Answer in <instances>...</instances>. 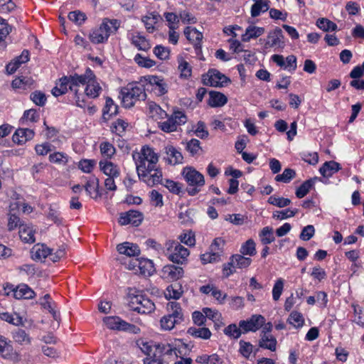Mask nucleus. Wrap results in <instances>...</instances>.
<instances>
[{
  "label": "nucleus",
  "mask_w": 364,
  "mask_h": 364,
  "mask_svg": "<svg viewBox=\"0 0 364 364\" xmlns=\"http://www.w3.org/2000/svg\"><path fill=\"white\" fill-rule=\"evenodd\" d=\"M135 161L136 171L139 178H146L148 173L155 169L159 158L152 149L144 146L137 154V157L133 155Z\"/></svg>",
  "instance_id": "obj_1"
},
{
  "label": "nucleus",
  "mask_w": 364,
  "mask_h": 364,
  "mask_svg": "<svg viewBox=\"0 0 364 364\" xmlns=\"http://www.w3.org/2000/svg\"><path fill=\"white\" fill-rule=\"evenodd\" d=\"M122 103L125 107H132L138 100H144L146 97L144 85L139 82L129 83L120 92Z\"/></svg>",
  "instance_id": "obj_2"
},
{
  "label": "nucleus",
  "mask_w": 364,
  "mask_h": 364,
  "mask_svg": "<svg viewBox=\"0 0 364 364\" xmlns=\"http://www.w3.org/2000/svg\"><path fill=\"white\" fill-rule=\"evenodd\" d=\"M176 344L168 343H160L155 345V350L151 358H146L144 359V364H163L162 356L174 355L178 357V353L181 351L176 347Z\"/></svg>",
  "instance_id": "obj_3"
},
{
  "label": "nucleus",
  "mask_w": 364,
  "mask_h": 364,
  "mask_svg": "<svg viewBox=\"0 0 364 364\" xmlns=\"http://www.w3.org/2000/svg\"><path fill=\"white\" fill-rule=\"evenodd\" d=\"M129 308L139 314H150L155 309L154 303L142 294H128Z\"/></svg>",
  "instance_id": "obj_4"
},
{
  "label": "nucleus",
  "mask_w": 364,
  "mask_h": 364,
  "mask_svg": "<svg viewBox=\"0 0 364 364\" xmlns=\"http://www.w3.org/2000/svg\"><path fill=\"white\" fill-rule=\"evenodd\" d=\"M165 249L166 255L173 263L183 264L190 254L189 250L177 241L166 242Z\"/></svg>",
  "instance_id": "obj_5"
},
{
  "label": "nucleus",
  "mask_w": 364,
  "mask_h": 364,
  "mask_svg": "<svg viewBox=\"0 0 364 364\" xmlns=\"http://www.w3.org/2000/svg\"><path fill=\"white\" fill-rule=\"evenodd\" d=\"M85 77H78L77 74L62 77L60 80V87L56 86L53 87L52 90V94L55 97L62 95L67 92L68 86H69V89L71 91H73L75 94H77L78 92L77 87H79V82H85Z\"/></svg>",
  "instance_id": "obj_6"
},
{
  "label": "nucleus",
  "mask_w": 364,
  "mask_h": 364,
  "mask_svg": "<svg viewBox=\"0 0 364 364\" xmlns=\"http://www.w3.org/2000/svg\"><path fill=\"white\" fill-rule=\"evenodd\" d=\"M166 121L159 122V127L164 132H176L178 127L187 122L186 115L181 111H175Z\"/></svg>",
  "instance_id": "obj_7"
},
{
  "label": "nucleus",
  "mask_w": 364,
  "mask_h": 364,
  "mask_svg": "<svg viewBox=\"0 0 364 364\" xmlns=\"http://www.w3.org/2000/svg\"><path fill=\"white\" fill-rule=\"evenodd\" d=\"M78 77L87 78L85 79V82H79V87L86 85L85 93L87 97L95 98L99 96L102 88L99 83L95 81V75L90 68L86 70L85 74L78 75Z\"/></svg>",
  "instance_id": "obj_8"
},
{
  "label": "nucleus",
  "mask_w": 364,
  "mask_h": 364,
  "mask_svg": "<svg viewBox=\"0 0 364 364\" xmlns=\"http://www.w3.org/2000/svg\"><path fill=\"white\" fill-rule=\"evenodd\" d=\"M202 80L205 85L211 87H223L230 82L229 78L215 69L209 70L206 74L203 75Z\"/></svg>",
  "instance_id": "obj_9"
},
{
  "label": "nucleus",
  "mask_w": 364,
  "mask_h": 364,
  "mask_svg": "<svg viewBox=\"0 0 364 364\" xmlns=\"http://www.w3.org/2000/svg\"><path fill=\"white\" fill-rule=\"evenodd\" d=\"M265 323V318L262 315H253L248 320H242L239 322V326L244 333L249 331L255 332Z\"/></svg>",
  "instance_id": "obj_10"
},
{
  "label": "nucleus",
  "mask_w": 364,
  "mask_h": 364,
  "mask_svg": "<svg viewBox=\"0 0 364 364\" xmlns=\"http://www.w3.org/2000/svg\"><path fill=\"white\" fill-rule=\"evenodd\" d=\"M182 176L191 186H203L205 184L204 176L192 167H185Z\"/></svg>",
  "instance_id": "obj_11"
},
{
  "label": "nucleus",
  "mask_w": 364,
  "mask_h": 364,
  "mask_svg": "<svg viewBox=\"0 0 364 364\" xmlns=\"http://www.w3.org/2000/svg\"><path fill=\"white\" fill-rule=\"evenodd\" d=\"M284 35L280 28L277 27L275 29L269 32L264 43L265 48H282L284 46Z\"/></svg>",
  "instance_id": "obj_12"
},
{
  "label": "nucleus",
  "mask_w": 364,
  "mask_h": 364,
  "mask_svg": "<svg viewBox=\"0 0 364 364\" xmlns=\"http://www.w3.org/2000/svg\"><path fill=\"white\" fill-rule=\"evenodd\" d=\"M143 220V214L137 210H129L124 213L121 214L119 223L122 225L132 224L134 226L139 225Z\"/></svg>",
  "instance_id": "obj_13"
},
{
  "label": "nucleus",
  "mask_w": 364,
  "mask_h": 364,
  "mask_svg": "<svg viewBox=\"0 0 364 364\" xmlns=\"http://www.w3.org/2000/svg\"><path fill=\"white\" fill-rule=\"evenodd\" d=\"M183 275V269L179 266L168 264L163 267L161 270V277L163 279L173 282L179 279Z\"/></svg>",
  "instance_id": "obj_14"
},
{
  "label": "nucleus",
  "mask_w": 364,
  "mask_h": 364,
  "mask_svg": "<svg viewBox=\"0 0 364 364\" xmlns=\"http://www.w3.org/2000/svg\"><path fill=\"white\" fill-rule=\"evenodd\" d=\"M132 266H129V269H134L138 267L140 273L144 276H151L155 271L154 263L151 260L147 259H136Z\"/></svg>",
  "instance_id": "obj_15"
},
{
  "label": "nucleus",
  "mask_w": 364,
  "mask_h": 364,
  "mask_svg": "<svg viewBox=\"0 0 364 364\" xmlns=\"http://www.w3.org/2000/svg\"><path fill=\"white\" fill-rule=\"evenodd\" d=\"M35 132L33 129L28 128H19L13 134L12 140L14 143L22 145L26 141L32 139Z\"/></svg>",
  "instance_id": "obj_16"
},
{
  "label": "nucleus",
  "mask_w": 364,
  "mask_h": 364,
  "mask_svg": "<svg viewBox=\"0 0 364 364\" xmlns=\"http://www.w3.org/2000/svg\"><path fill=\"white\" fill-rule=\"evenodd\" d=\"M99 166L100 171L107 177H119L120 175L119 166L107 159L101 160Z\"/></svg>",
  "instance_id": "obj_17"
},
{
  "label": "nucleus",
  "mask_w": 364,
  "mask_h": 364,
  "mask_svg": "<svg viewBox=\"0 0 364 364\" xmlns=\"http://www.w3.org/2000/svg\"><path fill=\"white\" fill-rule=\"evenodd\" d=\"M84 188L87 193L92 198L96 199L101 196V193L99 191L100 181L95 176L89 177L84 185Z\"/></svg>",
  "instance_id": "obj_18"
},
{
  "label": "nucleus",
  "mask_w": 364,
  "mask_h": 364,
  "mask_svg": "<svg viewBox=\"0 0 364 364\" xmlns=\"http://www.w3.org/2000/svg\"><path fill=\"white\" fill-rule=\"evenodd\" d=\"M29 60V52L28 50H23L21 54L15 58L13 61L6 66V70L8 74H13L19 68L22 63Z\"/></svg>",
  "instance_id": "obj_19"
},
{
  "label": "nucleus",
  "mask_w": 364,
  "mask_h": 364,
  "mask_svg": "<svg viewBox=\"0 0 364 364\" xmlns=\"http://www.w3.org/2000/svg\"><path fill=\"white\" fill-rule=\"evenodd\" d=\"M29 60V52L28 50H23L21 54L15 58L13 61L6 66V70L8 74H13L19 68L22 63Z\"/></svg>",
  "instance_id": "obj_20"
},
{
  "label": "nucleus",
  "mask_w": 364,
  "mask_h": 364,
  "mask_svg": "<svg viewBox=\"0 0 364 364\" xmlns=\"http://www.w3.org/2000/svg\"><path fill=\"white\" fill-rule=\"evenodd\" d=\"M117 250L119 254L125 255L128 257H136L139 255L140 249L136 244L129 242H124L117 246Z\"/></svg>",
  "instance_id": "obj_21"
},
{
  "label": "nucleus",
  "mask_w": 364,
  "mask_h": 364,
  "mask_svg": "<svg viewBox=\"0 0 364 364\" xmlns=\"http://www.w3.org/2000/svg\"><path fill=\"white\" fill-rule=\"evenodd\" d=\"M341 169L339 163L335 161H326L319 168V172L324 178H329Z\"/></svg>",
  "instance_id": "obj_22"
},
{
  "label": "nucleus",
  "mask_w": 364,
  "mask_h": 364,
  "mask_svg": "<svg viewBox=\"0 0 364 364\" xmlns=\"http://www.w3.org/2000/svg\"><path fill=\"white\" fill-rule=\"evenodd\" d=\"M184 35L189 41L194 43L196 50L201 48L200 42L203 38V34L195 28L187 27L184 30Z\"/></svg>",
  "instance_id": "obj_23"
},
{
  "label": "nucleus",
  "mask_w": 364,
  "mask_h": 364,
  "mask_svg": "<svg viewBox=\"0 0 364 364\" xmlns=\"http://www.w3.org/2000/svg\"><path fill=\"white\" fill-rule=\"evenodd\" d=\"M264 32V28L250 25L247 27L245 33L242 35V41L243 42H249L252 38L261 36Z\"/></svg>",
  "instance_id": "obj_24"
},
{
  "label": "nucleus",
  "mask_w": 364,
  "mask_h": 364,
  "mask_svg": "<svg viewBox=\"0 0 364 364\" xmlns=\"http://www.w3.org/2000/svg\"><path fill=\"white\" fill-rule=\"evenodd\" d=\"M254 4L251 6V16L252 17H257L262 13H264L269 9V0H252Z\"/></svg>",
  "instance_id": "obj_25"
},
{
  "label": "nucleus",
  "mask_w": 364,
  "mask_h": 364,
  "mask_svg": "<svg viewBox=\"0 0 364 364\" xmlns=\"http://www.w3.org/2000/svg\"><path fill=\"white\" fill-rule=\"evenodd\" d=\"M13 291L14 296L17 299H30L35 296V292L26 284L18 285Z\"/></svg>",
  "instance_id": "obj_26"
},
{
  "label": "nucleus",
  "mask_w": 364,
  "mask_h": 364,
  "mask_svg": "<svg viewBox=\"0 0 364 364\" xmlns=\"http://www.w3.org/2000/svg\"><path fill=\"white\" fill-rule=\"evenodd\" d=\"M167 311L169 316L181 323L183 321V314L179 303L170 301L167 304Z\"/></svg>",
  "instance_id": "obj_27"
},
{
  "label": "nucleus",
  "mask_w": 364,
  "mask_h": 364,
  "mask_svg": "<svg viewBox=\"0 0 364 364\" xmlns=\"http://www.w3.org/2000/svg\"><path fill=\"white\" fill-rule=\"evenodd\" d=\"M103 322L106 326L112 330L122 331L127 326V322L118 316H107L103 318Z\"/></svg>",
  "instance_id": "obj_28"
},
{
  "label": "nucleus",
  "mask_w": 364,
  "mask_h": 364,
  "mask_svg": "<svg viewBox=\"0 0 364 364\" xmlns=\"http://www.w3.org/2000/svg\"><path fill=\"white\" fill-rule=\"evenodd\" d=\"M149 83L154 86V89L159 95H163L167 92V85L163 79L158 76H149Z\"/></svg>",
  "instance_id": "obj_29"
},
{
  "label": "nucleus",
  "mask_w": 364,
  "mask_h": 364,
  "mask_svg": "<svg viewBox=\"0 0 364 364\" xmlns=\"http://www.w3.org/2000/svg\"><path fill=\"white\" fill-rule=\"evenodd\" d=\"M19 237L24 242L33 243L35 242V230L32 226L27 225H20L19 227Z\"/></svg>",
  "instance_id": "obj_30"
},
{
  "label": "nucleus",
  "mask_w": 364,
  "mask_h": 364,
  "mask_svg": "<svg viewBox=\"0 0 364 364\" xmlns=\"http://www.w3.org/2000/svg\"><path fill=\"white\" fill-rule=\"evenodd\" d=\"M34 80L31 77L21 76L12 81L11 86L14 89L26 90L33 87Z\"/></svg>",
  "instance_id": "obj_31"
},
{
  "label": "nucleus",
  "mask_w": 364,
  "mask_h": 364,
  "mask_svg": "<svg viewBox=\"0 0 364 364\" xmlns=\"http://www.w3.org/2000/svg\"><path fill=\"white\" fill-rule=\"evenodd\" d=\"M31 254L34 260H42L48 257L50 249L43 244H37L32 248Z\"/></svg>",
  "instance_id": "obj_32"
},
{
  "label": "nucleus",
  "mask_w": 364,
  "mask_h": 364,
  "mask_svg": "<svg viewBox=\"0 0 364 364\" xmlns=\"http://www.w3.org/2000/svg\"><path fill=\"white\" fill-rule=\"evenodd\" d=\"M277 343V340L273 336L264 333L261 336V338L259 341V347L271 351H275Z\"/></svg>",
  "instance_id": "obj_33"
},
{
  "label": "nucleus",
  "mask_w": 364,
  "mask_h": 364,
  "mask_svg": "<svg viewBox=\"0 0 364 364\" xmlns=\"http://www.w3.org/2000/svg\"><path fill=\"white\" fill-rule=\"evenodd\" d=\"M120 26V22L117 19H105L100 28L102 30L107 37L109 38L110 34L115 33Z\"/></svg>",
  "instance_id": "obj_34"
},
{
  "label": "nucleus",
  "mask_w": 364,
  "mask_h": 364,
  "mask_svg": "<svg viewBox=\"0 0 364 364\" xmlns=\"http://www.w3.org/2000/svg\"><path fill=\"white\" fill-rule=\"evenodd\" d=\"M209 96L208 104L213 107H222L228 101L226 96L219 92L211 91L209 92Z\"/></svg>",
  "instance_id": "obj_35"
},
{
  "label": "nucleus",
  "mask_w": 364,
  "mask_h": 364,
  "mask_svg": "<svg viewBox=\"0 0 364 364\" xmlns=\"http://www.w3.org/2000/svg\"><path fill=\"white\" fill-rule=\"evenodd\" d=\"M166 153L167 155V161L168 164L176 165L182 163L183 156L178 150L173 146H169L166 147Z\"/></svg>",
  "instance_id": "obj_36"
},
{
  "label": "nucleus",
  "mask_w": 364,
  "mask_h": 364,
  "mask_svg": "<svg viewBox=\"0 0 364 364\" xmlns=\"http://www.w3.org/2000/svg\"><path fill=\"white\" fill-rule=\"evenodd\" d=\"M321 180L318 177H314L309 180L305 181L296 191V196L299 198H304L314 186L315 182Z\"/></svg>",
  "instance_id": "obj_37"
},
{
  "label": "nucleus",
  "mask_w": 364,
  "mask_h": 364,
  "mask_svg": "<svg viewBox=\"0 0 364 364\" xmlns=\"http://www.w3.org/2000/svg\"><path fill=\"white\" fill-rule=\"evenodd\" d=\"M183 294L182 286L179 284L169 285L164 292L167 299H178Z\"/></svg>",
  "instance_id": "obj_38"
},
{
  "label": "nucleus",
  "mask_w": 364,
  "mask_h": 364,
  "mask_svg": "<svg viewBox=\"0 0 364 364\" xmlns=\"http://www.w3.org/2000/svg\"><path fill=\"white\" fill-rule=\"evenodd\" d=\"M187 333L193 337L203 339H208L211 336L210 331L205 327H191L188 329Z\"/></svg>",
  "instance_id": "obj_39"
},
{
  "label": "nucleus",
  "mask_w": 364,
  "mask_h": 364,
  "mask_svg": "<svg viewBox=\"0 0 364 364\" xmlns=\"http://www.w3.org/2000/svg\"><path fill=\"white\" fill-rule=\"evenodd\" d=\"M132 43L139 50L146 51L151 48V45L149 41L146 40L145 37L141 36L139 33L132 36Z\"/></svg>",
  "instance_id": "obj_40"
},
{
  "label": "nucleus",
  "mask_w": 364,
  "mask_h": 364,
  "mask_svg": "<svg viewBox=\"0 0 364 364\" xmlns=\"http://www.w3.org/2000/svg\"><path fill=\"white\" fill-rule=\"evenodd\" d=\"M152 171H154V173H149V176H146V178H141L144 182L147 183L149 186H152L156 183H160L162 185V182H164V180L162 179V172L161 170L156 168Z\"/></svg>",
  "instance_id": "obj_41"
},
{
  "label": "nucleus",
  "mask_w": 364,
  "mask_h": 364,
  "mask_svg": "<svg viewBox=\"0 0 364 364\" xmlns=\"http://www.w3.org/2000/svg\"><path fill=\"white\" fill-rule=\"evenodd\" d=\"M316 26L325 32L334 31L338 28L337 25L326 18H320L316 21Z\"/></svg>",
  "instance_id": "obj_42"
},
{
  "label": "nucleus",
  "mask_w": 364,
  "mask_h": 364,
  "mask_svg": "<svg viewBox=\"0 0 364 364\" xmlns=\"http://www.w3.org/2000/svg\"><path fill=\"white\" fill-rule=\"evenodd\" d=\"M232 261L235 268L243 269L248 267L252 259L250 257H245L243 255H234L232 256Z\"/></svg>",
  "instance_id": "obj_43"
},
{
  "label": "nucleus",
  "mask_w": 364,
  "mask_h": 364,
  "mask_svg": "<svg viewBox=\"0 0 364 364\" xmlns=\"http://www.w3.org/2000/svg\"><path fill=\"white\" fill-rule=\"evenodd\" d=\"M259 237L262 243L265 245L274 242L275 238L274 236L272 228H264L259 233Z\"/></svg>",
  "instance_id": "obj_44"
},
{
  "label": "nucleus",
  "mask_w": 364,
  "mask_h": 364,
  "mask_svg": "<svg viewBox=\"0 0 364 364\" xmlns=\"http://www.w3.org/2000/svg\"><path fill=\"white\" fill-rule=\"evenodd\" d=\"M162 185L173 194L179 195L182 192L183 185L178 182L165 179L164 182H162Z\"/></svg>",
  "instance_id": "obj_45"
},
{
  "label": "nucleus",
  "mask_w": 364,
  "mask_h": 364,
  "mask_svg": "<svg viewBox=\"0 0 364 364\" xmlns=\"http://www.w3.org/2000/svg\"><path fill=\"white\" fill-rule=\"evenodd\" d=\"M203 312L205 315V318H208L212 320L215 325L219 326L220 324H223L221 321L222 316L218 311L213 310L210 308H204Z\"/></svg>",
  "instance_id": "obj_46"
},
{
  "label": "nucleus",
  "mask_w": 364,
  "mask_h": 364,
  "mask_svg": "<svg viewBox=\"0 0 364 364\" xmlns=\"http://www.w3.org/2000/svg\"><path fill=\"white\" fill-rule=\"evenodd\" d=\"M240 253L243 255L254 256L256 255L255 242L253 240L249 239L241 247Z\"/></svg>",
  "instance_id": "obj_47"
},
{
  "label": "nucleus",
  "mask_w": 364,
  "mask_h": 364,
  "mask_svg": "<svg viewBox=\"0 0 364 364\" xmlns=\"http://www.w3.org/2000/svg\"><path fill=\"white\" fill-rule=\"evenodd\" d=\"M90 40L93 43H101L107 40V34H105L100 28H98L90 34Z\"/></svg>",
  "instance_id": "obj_48"
},
{
  "label": "nucleus",
  "mask_w": 364,
  "mask_h": 364,
  "mask_svg": "<svg viewBox=\"0 0 364 364\" xmlns=\"http://www.w3.org/2000/svg\"><path fill=\"white\" fill-rule=\"evenodd\" d=\"M296 176V172L291 168H285L282 174H278L275 177V181L278 182L289 183Z\"/></svg>",
  "instance_id": "obj_49"
},
{
  "label": "nucleus",
  "mask_w": 364,
  "mask_h": 364,
  "mask_svg": "<svg viewBox=\"0 0 364 364\" xmlns=\"http://www.w3.org/2000/svg\"><path fill=\"white\" fill-rule=\"evenodd\" d=\"M101 154L108 159H111L112 156L115 154V148L114 146L107 141H104L100 144V146Z\"/></svg>",
  "instance_id": "obj_50"
},
{
  "label": "nucleus",
  "mask_w": 364,
  "mask_h": 364,
  "mask_svg": "<svg viewBox=\"0 0 364 364\" xmlns=\"http://www.w3.org/2000/svg\"><path fill=\"white\" fill-rule=\"evenodd\" d=\"M118 113V106L114 103V101L108 97L106 100V104L103 109V117L116 115Z\"/></svg>",
  "instance_id": "obj_51"
},
{
  "label": "nucleus",
  "mask_w": 364,
  "mask_h": 364,
  "mask_svg": "<svg viewBox=\"0 0 364 364\" xmlns=\"http://www.w3.org/2000/svg\"><path fill=\"white\" fill-rule=\"evenodd\" d=\"M298 211L299 210L296 208L294 210L288 208L281 211L277 210L273 213L272 217L277 220H284L291 217H294L298 213Z\"/></svg>",
  "instance_id": "obj_52"
},
{
  "label": "nucleus",
  "mask_w": 364,
  "mask_h": 364,
  "mask_svg": "<svg viewBox=\"0 0 364 364\" xmlns=\"http://www.w3.org/2000/svg\"><path fill=\"white\" fill-rule=\"evenodd\" d=\"M239 353L245 358H249L251 353L254 351V346L250 343L240 340L239 342Z\"/></svg>",
  "instance_id": "obj_53"
},
{
  "label": "nucleus",
  "mask_w": 364,
  "mask_h": 364,
  "mask_svg": "<svg viewBox=\"0 0 364 364\" xmlns=\"http://www.w3.org/2000/svg\"><path fill=\"white\" fill-rule=\"evenodd\" d=\"M13 338L20 344H28L31 342L28 335L24 330L20 328L13 333Z\"/></svg>",
  "instance_id": "obj_54"
},
{
  "label": "nucleus",
  "mask_w": 364,
  "mask_h": 364,
  "mask_svg": "<svg viewBox=\"0 0 364 364\" xmlns=\"http://www.w3.org/2000/svg\"><path fill=\"white\" fill-rule=\"evenodd\" d=\"M226 221L235 225H242L247 220V217L242 214H228L225 217Z\"/></svg>",
  "instance_id": "obj_55"
},
{
  "label": "nucleus",
  "mask_w": 364,
  "mask_h": 364,
  "mask_svg": "<svg viewBox=\"0 0 364 364\" xmlns=\"http://www.w3.org/2000/svg\"><path fill=\"white\" fill-rule=\"evenodd\" d=\"M186 149L191 156H195L201 150L200 142L196 139H192L187 141Z\"/></svg>",
  "instance_id": "obj_56"
},
{
  "label": "nucleus",
  "mask_w": 364,
  "mask_h": 364,
  "mask_svg": "<svg viewBox=\"0 0 364 364\" xmlns=\"http://www.w3.org/2000/svg\"><path fill=\"white\" fill-rule=\"evenodd\" d=\"M157 21L158 16L153 14L142 18V21L144 23L145 27L149 33L154 32L155 29L154 25L157 23Z\"/></svg>",
  "instance_id": "obj_57"
},
{
  "label": "nucleus",
  "mask_w": 364,
  "mask_h": 364,
  "mask_svg": "<svg viewBox=\"0 0 364 364\" xmlns=\"http://www.w3.org/2000/svg\"><path fill=\"white\" fill-rule=\"evenodd\" d=\"M11 351L12 346L9 342L4 336L0 335V355L6 358L11 354Z\"/></svg>",
  "instance_id": "obj_58"
},
{
  "label": "nucleus",
  "mask_w": 364,
  "mask_h": 364,
  "mask_svg": "<svg viewBox=\"0 0 364 364\" xmlns=\"http://www.w3.org/2000/svg\"><path fill=\"white\" fill-rule=\"evenodd\" d=\"M161 326L164 330L169 331L174 328L176 324L181 323L179 321L173 319L168 315H166L161 318Z\"/></svg>",
  "instance_id": "obj_59"
},
{
  "label": "nucleus",
  "mask_w": 364,
  "mask_h": 364,
  "mask_svg": "<svg viewBox=\"0 0 364 364\" xmlns=\"http://www.w3.org/2000/svg\"><path fill=\"white\" fill-rule=\"evenodd\" d=\"M268 203L279 208H284L291 203L289 198L272 196L268 199Z\"/></svg>",
  "instance_id": "obj_60"
},
{
  "label": "nucleus",
  "mask_w": 364,
  "mask_h": 364,
  "mask_svg": "<svg viewBox=\"0 0 364 364\" xmlns=\"http://www.w3.org/2000/svg\"><path fill=\"white\" fill-rule=\"evenodd\" d=\"M288 321L291 324L297 328L301 327L304 323L302 314L297 311H292L289 315Z\"/></svg>",
  "instance_id": "obj_61"
},
{
  "label": "nucleus",
  "mask_w": 364,
  "mask_h": 364,
  "mask_svg": "<svg viewBox=\"0 0 364 364\" xmlns=\"http://www.w3.org/2000/svg\"><path fill=\"white\" fill-rule=\"evenodd\" d=\"M224 333L227 336L232 337L234 338H238L240 337L242 330L239 326H237L236 324H230L224 329Z\"/></svg>",
  "instance_id": "obj_62"
},
{
  "label": "nucleus",
  "mask_w": 364,
  "mask_h": 364,
  "mask_svg": "<svg viewBox=\"0 0 364 364\" xmlns=\"http://www.w3.org/2000/svg\"><path fill=\"white\" fill-rule=\"evenodd\" d=\"M149 108L152 117L157 116L161 119H164L168 117L167 113L154 102H150Z\"/></svg>",
  "instance_id": "obj_63"
},
{
  "label": "nucleus",
  "mask_w": 364,
  "mask_h": 364,
  "mask_svg": "<svg viewBox=\"0 0 364 364\" xmlns=\"http://www.w3.org/2000/svg\"><path fill=\"white\" fill-rule=\"evenodd\" d=\"M137 346L141 350L147 355L146 358H151L153 356V353L155 350V345L153 346L150 343L145 342L144 341H139L137 342Z\"/></svg>",
  "instance_id": "obj_64"
}]
</instances>
